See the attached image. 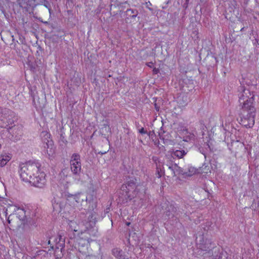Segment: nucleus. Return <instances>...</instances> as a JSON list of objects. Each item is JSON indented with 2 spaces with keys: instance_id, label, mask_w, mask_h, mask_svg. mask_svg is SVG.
<instances>
[{
  "instance_id": "f257e3e1",
  "label": "nucleus",
  "mask_w": 259,
  "mask_h": 259,
  "mask_svg": "<svg viewBox=\"0 0 259 259\" xmlns=\"http://www.w3.org/2000/svg\"><path fill=\"white\" fill-rule=\"evenodd\" d=\"M41 165L35 161H27L19 165V175L24 182H29L38 188H43L46 184V174L40 171Z\"/></svg>"
},
{
  "instance_id": "f03ea898",
  "label": "nucleus",
  "mask_w": 259,
  "mask_h": 259,
  "mask_svg": "<svg viewBox=\"0 0 259 259\" xmlns=\"http://www.w3.org/2000/svg\"><path fill=\"white\" fill-rule=\"evenodd\" d=\"M256 109L255 107L247 106L241 107L239 113V123L246 128H251L255 123Z\"/></svg>"
},
{
  "instance_id": "7ed1b4c3",
  "label": "nucleus",
  "mask_w": 259,
  "mask_h": 259,
  "mask_svg": "<svg viewBox=\"0 0 259 259\" xmlns=\"http://www.w3.org/2000/svg\"><path fill=\"white\" fill-rule=\"evenodd\" d=\"M137 179L134 177L129 178L125 184L122 185L121 192L119 193V198L122 203L127 202L128 200H131L132 197L129 194L130 191L138 192Z\"/></svg>"
},
{
  "instance_id": "20e7f679",
  "label": "nucleus",
  "mask_w": 259,
  "mask_h": 259,
  "mask_svg": "<svg viewBox=\"0 0 259 259\" xmlns=\"http://www.w3.org/2000/svg\"><path fill=\"white\" fill-rule=\"evenodd\" d=\"M239 106L240 107L250 106L254 107V95L253 92L243 85H240L238 89Z\"/></svg>"
},
{
  "instance_id": "39448f33",
  "label": "nucleus",
  "mask_w": 259,
  "mask_h": 259,
  "mask_svg": "<svg viewBox=\"0 0 259 259\" xmlns=\"http://www.w3.org/2000/svg\"><path fill=\"white\" fill-rule=\"evenodd\" d=\"M70 166L74 178L77 181L80 180L82 172L80 156L78 153H73L70 159Z\"/></svg>"
},
{
  "instance_id": "423d86ee",
  "label": "nucleus",
  "mask_w": 259,
  "mask_h": 259,
  "mask_svg": "<svg viewBox=\"0 0 259 259\" xmlns=\"http://www.w3.org/2000/svg\"><path fill=\"white\" fill-rule=\"evenodd\" d=\"M97 214L94 211H91L89 213V217L88 220H85L82 222L83 225L85 226L86 230H84V233L88 234L95 235V230L94 227L95 226L97 222Z\"/></svg>"
},
{
  "instance_id": "0eeeda50",
  "label": "nucleus",
  "mask_w": 259,
  "mask_h": 259,
  "mask_svg": "<svg viewBox=\"0 0 259 259\" xmlns=\"http://www.w3.org/2000/svg\"><path fill=\"white\" fill-rule=\"evenodd\" d=\"M200 241V242L198 244V249H199L198 252L199 254H201L202 253L203 254L205 253H209L215 246V243L209 239H202V240Z\"/></svg>"
},
{
  "instance_id": "6e6552de",
  "label": "nucleus",
  "mask_w": 259,
  "mask_h": 259,
  "mask_svg": "<svg viewBox=\"0 0 259 259\" xmlns=\"http://www.w3.org/2000/svg\"><path fill=\"white\" fill-rule=\"evenodd\" d=\"M63 197L68 200H74L77 203H81L84 201H87V196L81 192H78L75 194H71L68 192H65L63 194Z\"/></svg>"
},
{
  "instance_id": "1a4fd4ad",
  "label": "nucleus",
  "mask_w": 259,
  "mask_h": 259,
  "mask_svg": "<svg viewBox=\"0 0 259 259\" xmlns=\"http://www.w3.org/2000/svg\"><path fill=\"white\" fill-rule=\"evenodd\" d=\"M8 132L10 134L9 138L14 141L19 140L23 134L21 127L15 125L10 127Z\"/></svg>"
},
{
  "instance_id": "9d476101",
  "label": "nucleus",
  "mask_w": 259,
  "mask_h": 259,
  "mask_svg": "<svg viewBox=\"0 0 259 259\" xmlns=\"http://www.w3.org/2000/svg\"><path fill=\"white\" fill-rule=\"evenodd\" d=\"M165 213L168 219L174 217L177 218L182 213L180 210L177 211V207L172 204L167 205Z\"/></svg>"
},
{
  "instance_id": "9b49d317",
  "label": "nucleus",
  "mask_w": 259,
  "mask_h": 259,
  "mask_svg": "<svg viewBox=\"0 0 259 259\" xmlns=\"http://www.w3.org/2000/svg\"><path fill=\"white\" fill-rule=\"evenodd\" d=\"M166 165L168 166V168L172 171L174 176H176L178 175H181L184 176V168L180 167L177 163H169L167 164Z\"/></svg>"
},
{
  "instance_id": "f8f14e48",
  "label": "nucleus",
  "mask_w": 259,
  "mask_h": 259,
  "mask_svg": "<svg viewBox=\"0 0 259 259\" xmlns=\"http://www.w3.org/2000/svg\"><path fill=\"white\" fill-rule=\"evenodd\" d=\"M12 155L9 153L3 151L0 154V166L3 167L11 160Z\"/></svg>"
},
{
  "instance_id": "ddd939ff",
  "label": "nucleus",
  "mask_w": 259,
  "mask_h": 259,
  "mask_svg": "<svg viewBox=\"0 0 259 259\" xmlns=\"http://www.w3.org/2000/svg\"><path fill=\"white\" fill-rule=\"evenodd\" d=\"M113 255L118 259H128V257L125 252L121 249L115 248L112 249Z\"/></svg>"
},
{
  "instance_id": "4468645a",
  "label": "nucleus",
  "mask_w": 259,
  "mask_h": 259,
  "mask_svg": "<svg viewBox=\"0 0 259 259\" xmlns=\"http://www.w3.org/2000/svg\"><path fill=\"white\" fill-rule=\"evenodd\" d=\"M183 82L184 84L182 86V90L184 92H187L193 90L194 85L192 80L186 78L184 79Z\"/></svg>"
},
{
  "instance_id": "2eb2a0df",
  "label": "nucleus",
  "mask_w": 259,
  "mask_h": 259,
  "mask_svg": "<svg viewBox=\"0 0 259 259\" xmlns=\"http://www.w3.org/2000/svg\"><path fill=\"white\" fill-rule=\"evenodd\" d=\"M56 247L58 249L61 248L62 249L65 246V237L61 234L58 235L55 238Z\"/></svg>"
},
{
  "instance_id": "dca6fc26",
  "label": "nucleus",
  "mask_w": 259,
  "mask_h": 259,
  "mask_svg": "<svg viewBox=\"0 0 259 259\" xmlns=\"http://www.w3.org/2000/svg\"><path fill=\"white\" fill-rule=\"evenodd\" d=\"M197 172V169L193 166H188L184 168V177H191Z\"/></svg>"
},
{
  "instance_id": "f3484780",
  "label": "nucleus",
  "mask_w": 259,
  "mask_h": 259,
  "mask_svg": "<svg viewBox=\"0 0 259 259\" xmlns=\"http://www.w3.org/2000/svg\"><path fill=\"white\" fill-rule=\"evenodd\" d=\"M188 151H185L184 150H173L172 153H171V156L172 157H176L179 159L182 158L184 157V156L186 155Z\"/></svg>"
},
{
  "instance_id": "a211bd4d",
  "label": "nucleus",
  "mask_w": 259,
  "mask_h": 259,
  "mask_svg": "<svg viewBox=\"0 0 259 259\" xmlns=\"http://www.w3.org/2000/svg\"><path fill=\"white\" fill-rule=\"evenodd\" d=\"M40 136L42 138V142L48 146V143L52 142L51 140L50 141L49 140L51 135L47 132H42L40 134Z\"/></svg>"
},
{
  "instance_id": "6ab92c4d",
  "label": "nucleus",
  "mask_w": 259,
  "mask_h": 259,
  "mask_svg": "<svg viewBox=\"0 0 259 259\" xmlns=\"http://www.w3.org/2000/svg\"><path fill=\"white\" fill-rule=\"evenodd\" d=\"M53 210L56 212H60L64 207V205L61 202H54L52 203Z\"/></svg>"
},
{
  "instance_id": "aec40b11",
  "label": "nucleus",
  "mask_w": 259,
  "mask_h": 259,
  "mask_svg": "<svg viewBox=\"0 0 259 259\" xmlns=\"http://www.w3.org/2000/svg\"><path fill=\"white\" fill-rule=\"evenodd\" d=\"M17 211V217H18L20 220L24 222L25 219L26 218L25 215V211L23 208H18Z\"/></svg>"
},
{
  "instance_id": "412c9836",
  "label": "nucleus",
  "mask_w": 259,
  "mask_h": 259,
  "mask_svg": "<svg viewBox=\"0 0 259 259\" xmlns=\"http://www.w3.org/2000/svg\"><path fill=\"white\" fill-rule=\"evenodd\" d=\"M68 229L71 231L77 232L79 231L78 226L74 221H70L68 224Z\"/></svg>"
},
{
  "instance_id": "4be33fe9",
  "label": "nucleus",
  "mask_w": 259,
  "mask_h": 259,
  "mask_svg": "<svg viewBox=\"0 0 259 259\" xmlns=\"http://www.w3.org/2000/svg\"><path fill=\"white\" fill-rule=\"evenodd\" d=\"M187 135L183 137V141L187 142L193 141L195 140V136L193 133H187Z\"/></svg>"
},
{
  "instance_id": "5701e85b",
  "label": "nucleus",
  "mask_w": 259,
  "mask_h": 259,
  "mask_svg": "<svg viewBox=\"0 0 259 259\" xmlns=\"http://www.w3.org/2000/svg\"><path fill=\"white\" fill-rule=\"evenodd\" d=\"M127 15L131 18H135L138 14V11L136 9H127L126 11Z\"/></svg>"
},
{
  "instance_id": "b1692460",
  "label": "nucleus",
  "mask_w": 259,
  "mask_h": 259,
  "mask_svg": "<svg viewBox=\"0 0 259 259\" xmlns=\"http://www.w3.org/2000/svg\"><path fill=\"white\" fill-rule=\"evenodd\" d=\"M69 183H68L67 182H65V184H63V187L64 191L62 193V196H63V194L65 192H68L67 190H68V189L69 188ZM60 187H61V189H62V186L61 185Z\"/></svg>"
},
{
  "instance_id": "393cba45",
  "label": "nucleus",
  "mask_w": 259,
  "mask_h": 259,
  "mask_svg": "<svg viewBox=\"0 0 259 259\" xmlns=\"http://www.w3.org/2000/svg\"><path fill=\"white\" fill-rule=\"evenodd\" d=\"M259 206V202L258 203H256V202L255 201V200H254L252 202V203L250 206V208L254 210H255L257 207Z\"/></svg>"
},
{
  "instance_id": "a878e982",
  "label": "nucleus",
  "mask_w": 259,
  "mask_h": 259,
  "mask_svg": "<svg viewBox=\"0 0 259 259\" xmlns=\"http://www.w3.org/2000/svg\"><path fill=\"white\" fill-rule=\"evenodd\" d=\"M150 138H151L152 139H153V138L154 137H155V133L153 131H150L149 132H147V134Z\"/></svg>"
},
{
  "instance_id": "bb28decb",
  "label": "nucleus",
  "mask_w": 259,
  "mask_h": 259,
  "mask_svg": "<svg viewBox=\"0 0 259 259\" xmlns=\"http://www.w3.org/2000/svg\"><path fill=\"white\" fill-rule=\"evenodd\" d=\"M88 259H102L100 255H90Z\"/></svg>"
},
{
  "instance_id": "cd10ccee",
  "label": "nucleus",
  "mask_w": 259,
  "mask_h": 259,
  "mask_svg": "<svg viewBox=\"0 0 259 259\" xmlns=\"http://www.w3.org/2000/svg\"><path fill=\"white\" fill-rule=\"evenodd\" d=\"M139 132L141 134H147V131L145 130L143 127H142L141 128L139 129Z\"/></svg>"
},
{
  "instance_id": "c85d7f7f",
  "label": "nucleus",
  "mask_w": 259,
  "mask_h": 259,
  "mask_svg": "<svg viewBox=\"0 0 259 259\" xmlns=\"http://www.w3.org/2000/svg\"><path fill=\"white\" fill-rule=\"evenodd\" d=\"M198 150L199 151V152H200V153H201L202 154H203V155L205 156V150L203 149V148H202V147H199V148H198Z\"/></svg>"
},
{
  "instance_id": "c756f323",
  "label": "nucleus",
  "mask_w": 259,
  "mask_h": 259,
  "mask_svg": "<svg viewBox=\"0 0 259 259\" xmlns=\"http://www.w3.org/2000/svg\"><path fill=\"white\" fill-rule=\"evenodd\" d=\"M159 72V70L158 68H154L153 69V73L154 74H157Z\"/></svg>"
},
{
  "instance_id": "7c9ffc66",
  "label": "nucleus",
  "mask_w": 259,
  "mask_h": 259,
  "mask_svg": "<svg viewBox=\"0 0 259 259\" xmlns=\"http://www.w3.org/2000/svg\"><path fill=\"white\" fill-rule=\"evenodd\" d=\"M12 217V216L11 215H10L9 216V217L7 219V222L10 224H11V222L12 220V219L11 218Z\"/></svg>"
},
{
  "instance_id": "2f4dec72",
  "label": "nucleus",
  "mask_w": 259,
  "mask_h": 259,
  "mask_svg": "<svg viewBox=\"0 0 259 259\" xmlns=\"http://www.w3.org/2000/svg\"><path fill=\"white\" fill-rule=\"evenodd\" d=\"M146 7L147 8H148L150 10H152V9L149 7V6H151V4L150 3V2H146Z\"/></svg>"
},
{
  "instance_id": "473e14b6",
  "label": "nucleus",
  "mask_w": 259,
  "mask_h": 259,
  "mask_svg": "<svg viewBox=\"0 0 259 259\" xmlns=\"http://www.w3.org/2000/svg\"><path fill=\"white\" fill-rule=\"evenodd\" d=\"M153 62H148V63H146V65H147L148 67H150V68H152V65H153Z\"/></svg>"
},
{
  "instance_id": "72a5a7b5",
  "label": "nucleus",
  "mask_w": 259,
  "mask_h": 259,
  "mask_svg": "<svg viewBox=\"0 0 259 259\" xmlns=\"http://www.w3.org/2000/svg\"><path fill=\"white\" fill-rule=\"evenodd\" d=\"M154 107L156 111H158L159 110L160 107L157 105L156 103H155Z\"/></svg>"
},
{
  "instance_id": "f704fd0d",
  "label": "nucleus",
  "mask_w": 259,
  "mask_h": 259,
  "mask_svg": "<svg viewBox=\"0 0 259 259\" xmlns=\"http://www.w3.org/2000/svg\"><path fill=\"white\" fill-rule=\"evenodd\" d=\"M61 138L62 139V141L63 143L66 144L67 142L66 140H64V137L62 136H61Z\"/></svg>"
},
{
  "instance_id": "c9c22d12",
  "label": "nucleus",
  "mask_w": 259,
  "mask_h": 259,
  "mask_svg": "<svg viewBox=\"0 0 259 259\" xmlns=\"http://www.w3.org/2000/svg\"><path fill=\"white\" fill-rule=\"evenodd\" d=\"M179 102L180 103V104H182V106H185V105L187 104V103H186V101L183 103H182L180 102V98H179Z\"/></svg>"
},
{
  "instance_id": "e433bc0d",
  "label": "nucleus",
  "mask_w": 259,
  "mask_h": 259,
  "mask_svg": "<svg viewBox=\"0 0 259 259\" xmlns=\"http://www.w3.org/2000/svg\"><path fill=\"white\" fill-rule=\"evenodd\" d=\"M10 111L8 109H5L4 110H3V112H5V113H9Z\"/></svg>"
},
{
  "instance_id": "4c0bfd02",
  "label": "nucleus",
  "mask_w": 259,
  "mask_h": 259,
  "mask_svg": "<svg viewBox=\"0 0 259 259\" xmlns=\"http://www.w3.org/2000/svg\"><path fill=\"white\" fill-rule=\"evenodd\" d=\"M30 68H31V70H32L33 71H35V66L32 65L30 66Z\"/></svg>"
},
{
  "instance_id": "58836bf2",
  "label": "nucleus",
  "mask_w": 259,
  "mask_h": 259,
  "mask_svg": "<svg viewBox=\"0 0 259 259\" xmlns=\"http://www.w3.org/2000/svg\"><path fill=\"white\" fill-rule=\"evenodd\" d=\"M159 136L160 139H163V138H162V135L161 133H159Z\"/></svg>"
},
{
  "instance_id": "ea45409f",
  "label": "nucleus",
  "mask_w": 259,
  "mask_h": 259,
  "mask_svg": "<svg viewBox=\"0 0 259 259\" xmlns=\"http://www.w3.org/2000/svg\"><path fill=\"white\" fill-rule=\"evenodd\" d=\"M106 153H107L106 151H105V152L102 151V152H99V153H101V155H103L104 154H106Z\"/></svg>"
},
{
  "instance_id": "a19ab883",
  "label": "nucleus",
  "mask_w": 259,
  "mask_h": 259,
  "mask_svg": "<svg viewBox=\"0 0 259 259\" xmlns=\"http://www.w3.org/2000/svg\"><path fill=\"white\" fill-rule=\"evenodd\" d=\"M106 153H107L106 151H105V152L102 151V152H99V153H101V155H103L104 154H106Z\"/></svg>"
},
{
  "instance_id": "79ce46f5",
  "label": "nucleus",
  "mask_w": 259,
  "mask_h": 259,
  "mask_svg": "<svg viewBox=\"0 0 259 259\" xmlns=\"http://www.w3.org/2000/svg\"><path fill=\"white\" fill-rule=\"evenodd\" d=\"M157 175H158L157 177L159 178L161 177V175L160 174V172L158 171L157 172Z\"/></svg>"
},
{
  "instance_id": "37998d69",
  "label": "nucleus",
  "mask_w": 259,
  "mask_h": 259,
  "mask_svg": "<svg viewBox=\"0 0 259 259\" xmlns=\"http://www.w3.org/2000/svg\"><path fill=\"white\" fill-rule=\"evenodd\" d=\"M84 214V212H82V213H81V215H83Z\"/></svg>"
},
{
  "instance_id": "c03bdc74",
  "label": "nucleus",
  "mask_w": 259,
  "mask_h": 259,
  "mask_svg": "<svg viewBox=\"0 0 259 259\" xmlns=\"http://www.w3.org/2000/svg\"><path fill=\"white\" fill-rule=\"evenodd\" d=\"M48 244H50V240L49 241Z\"/></svg>"
},
{
  "instance_id": "a18cd8bd",
  "label": "nucleus",
  "mask_w": 259,
  "mask_h": 259,
  "mask_svg": "<svg viewBox=\"0 0 259 259\" xmlns=\"http://www.w3.org/2000/svg\"><path fill=\"white\" fill-rule=\"evenodd\" d=\"M1 147H2V145H1V144H0V149L1 148Z\"/></svg>"
},
{
  "instance_id": "49530a36",
  "label": "nucleus",
  "mask_w": 259,
  "mask_h": 259,
  "mask_svg": "<svg viewBox=\"0 0 259 259\" xmlns=\"http://www.w3.org/2000/svg\"><path fill=\"white\" fill-rule=\"evenodd\" d=\"M189 0H186V1H188Z\"/></svg>"
}]
</instances>
